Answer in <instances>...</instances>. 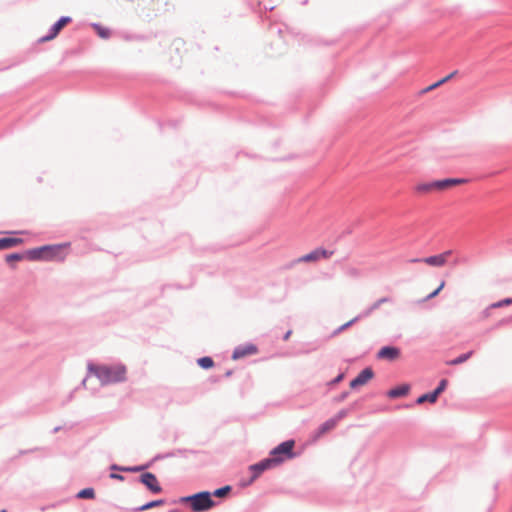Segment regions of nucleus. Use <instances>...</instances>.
<instances>
[{
  "mask_svg": "<svg viewBox=\"0 0 512 512\" xmlns=\"http://www.w3.org/2000/svg\"><path fill=\"white\" fill-rule=\"evenodd\" d=\"M88 371L96 376L103 385L124 381L126 368L122 365L106 366L88 364Z\"/></svg>",
  "mask_w": 512,
  "mask_h": 512,
  "instance_id": "obj_1",
  "label": "nucleus"
},
{
  "mask_svg": "<svg viewBox=\"0 0 512 512\" xmlns=\"http://www.w3.org/2000/svg\"><path fill=\"white\" fill-rule=\"evenodd\" d=\"M465 182L466 180L462 178H447L432 182H420L414 186V192L418 196H425L434 192H444L450 190L453 187Z\"/></svg>",
  "mask_w": 512,
  "mask_h": 512,
  "instance_id": "obj_2",
  "label": "nucleus"
},
{
  "mask_svg": "<svg viewBox=\"0 0 512 512\" xmlns=\"http://www.w3.org/2000/svg\"><path fill=\"white\" fill-rule=\"evenodd\" d=\"M183 502H190L193 511L202 512L214 506V501L209 492H200L191 496L183 497Z\"/></svg>",
  "mask_w": 512,
  "mask_h": 512,
  "instance_id": "obj_3",
  "label": "nucleus"
},
{
  "mask_svg": "<svg viewBox=\"0 0 512 512\" xmlns=\"http://www.w3.org/2000/svg\"><path fill=\"white\" fill-rule=\"evenodd\" d=\"M452 254H453L452 250H446L443 253H440L437 255H432V256L425 257V258H414V259H411L410 262L411 263L422 262L429 266L442 267V266L446 265V263L448 262L449 258L452 256Z\"/></svg>",
  "mask_w": 512,
  "mask_h": 512,
  "instance_id": "obj_4",
  "label": "nucleus"
},
{
  "mask_svg": "<svg viewBox=\"0 0 512 512\" xmlns=\"http://www.w3.org/2000/svg\"><path fill=\"white\" fill-rule=\"evenodd\" d=\"M334 254L333 251L324 249V248H316L311 252L302 255L301 257L295 260L296 263H315L322 259H329Z\"/></svg>",
  "mask_w": 512,
  "mask_h": 512,
  "instance_id": "obj_5",
  "label": "nucleus"
},
{
  "mask_svg": "<svg viewBox=\"0 0 512 512\" xmlns=\"http://www.w3.org/2000/svg\"><path fill=\"white\" fill-rule=\"evenodd\" d=\"M295 442L293 440H288L285 442H282L277 447H275L271 451V458L281 459V463L284 462L287 459H291L294 456L293 448H294Z\"/></svg>",
  "mask_w": 512,
  "mask_h": 512,
  "instance_id": "obj_6",
  "label": "nucleus"
},
{
  "mask_svg": "<svg viewBox=\"0 0 512 512\" xmlns=\"http://www.w3.org/2000/svg\"><path fill=\"white\" fill-rule=\"evenodd\" d=\"M280 463H281V459H279V458H276V459L267 458V459L260 461L259 463L251 465L250 469L253 472L252 479L253 480L256 479L257 477H259V475L262 472H264L265 470L270 469L272 467H275V466L279 465Z\"/></svg>",
  "mask_w": 512,
  "mask_h": 512,
  "instance_id": "obj_7",
  "label": "nucleus"
},
{
  "mask_svg": "<svg viewBox=\"0 0 512 512\" xmlns=\"http://www.w3.org/2000/svg\"><path fill=\"white\" fill-rule=\"evenodd\" d=\"M257 352V346L252 343L240 345L234 349L232 359L238 360L247 356L255 355Z\"/></svg>",
  "mask_w": 512,
  "mask_h": 512,
  "instance_id": "obj_8",
  "label": "nucleus"
},
{
  "mask_svg": "<svg viewBox=\"0 0 512 512\" xmlns=\"http://www.w3.org/2000/svg\"><path fill=\"white\" fill-rule=\"evenodd\" d=\"M71 21L72 19L68 16L61 17L51 28V33L45 37L40 38L39 42L43 43L53 40L60 33V31Z\"/></svg>",
  "mask_w": 512,
  "mask_h": 512,
  "instance_id": "obj_9",
  "label": "nucleus"
},
{
  "mask_svg": "<svg viewBox=\"0 0 512 512\" xmlns=\"http://www.w3.org/2000/svg\"><path fill=\"white\" fill-rule=\"evenodd\" d=\"M374 376V372L371 368H365L362 370L356 378L350 382V388L356 389L358 387L366 385Z\"/></svg>",
  "mask_w": 512,
  "mask_h": 512,
  "instance_id": "obj_10",
  "label": "nucleus"
},
{
  "mask_svg": "<svg viewBox=\"0 0 512 512\" xmlns=\"http://www.w3.org/2000/svg\"><path fill=\"white\" fill-rule=\"evenodd\" d=\"M140 481L153 493H160L162 491V488L153 473L146 472L142 474L140 476Z\"/></svg>",
  "mask_w": 512,
  "mask_h": 512,
  "instance_id": "obj_11",
  "label": "nucleus"
},
{
  "mask_svg": "<svg viewBox=\"0 0 512 512\" xmlns=\"http://www.w3.org/2000/svg\"><path fill=\"white\" fill-rule=\"evenodd\" d=\"M377 356L380 359L394 361L399 358L400 350L396 347L385 346L379 350Z\"/></svg>",
  "mask_w": 512,
  "mask_h": 512,
  "instance_id": "obj_12",
  "label": "nucleus"
},
{
  "mask_svg": "<svg viewBox=\"0 0 512 512\" xmlns=\"http://www.w3.org/2000/svg\"><path fill=\"white\" fill-rule=\"evenodd\" d=\"M54 250H57V248H54V247H40V248H35V249L29 250V251L27 252V257H28L30 260H39V259H44V252H47V251H54Z\"/></svg>",
  "mask_w": 512,
  "mask_h": 512,
  "instance_id": "obj_13",
  "label": "nucleus"
},
{
  "mask_svg": "<svg viewBox=\"0 0 512 512\" xmlns=\"http://www.w3.org/2000/svg\"><path fill=\"white\" fill-rule=\"evenodd\" d=\"M23 240L21 238H0V250L9 249L21 245Z\"/></svg>",
  "mask_w": 512,
  "mask_h": 512,
  "instance_id": "obj_14",
  "label": "nucleus"
},
{
  "mask_svg": "<svg viewBox=\"0 0 512 512\" xmlns=\"http://www.w3.org/2000/svg\"><path fill=\"white\" fill-rule=\"evenodd\" d=\"M410 386L408 384H403L400 386H397L388 392V396L390 398H398L402 396H406L409 393Z\"/></svg>",
  "mask_w": 512,
  "mask_h": 512,
  "instance_id": "obj_15",
  "label": "nucleus"
},
{
  "mask_svg": "<svg viewBox=\"0 0 512 512\" xmlns=\"http://www.w3.org/2000/svg\"><path fill=\"white\" fill-rule=\"evenodd\" d=\"M48 247H54V248H57V250L44 252V260H52V259H56V258L63 259V257L60 256V254H61V251L64 248V246L49 245Z\"/></svg>",
  "mask_w": 512,
  "mask_h": 512,
  "instance_id": "obj_16",
  "label": "nucleus"
},
{
  "mask_svg": "<svg viewBox=\"0 0 512 512\" xmlns=\"http://www.w3.org/2000/svg\"><path fill=\"white\" fill-rule=\"evenodd\" d=\"M337 424V419H329L326 422H324L318 430V436H321L325 434L326 432L332 430Z\"/></svg>",
  "mask_w": 512,
  "mask_h": 512,
  "instance_id": "obj_17",
  "label": "nucleus"
},
{
  "mask_svg": "<svg viewBox=\"0 0 512 512\" xmlns=\"http://www.w3.org/2000/svg\"><path fill=\"white\" fill-rule=\"evenodd\" d=\"M448 382L446 379H442L438 385V387L433 391L431 392V399L432 400H437L438 396L446 389V386H447Z\"/></svg>",
  "mask_w": 512,
  "mask_h": 512,
  "instance_id": "obj_18",
  "label": "nucleus"
},
{
  "mask_svg": "<svg viewBox=\"0 0 512 512\" xmlns=\"http://www.w3.org/2000/svg\"><path fill=\"white\" fill-rule=\"evenodd\" d=\"M77 497L81 499H93L95 492L92 488H85L77 494Z\"/></svg>",
  "mask_w": 512,
  "mask_h": 512,
  "instance_id": "obj_19",
  "label": "nucleus"
},
{
  "mask_svg": "<svg viewBox=\"0 0 512 512\" xmlns=\"http://www.w3.org/2000/svg\"><path fill=\"white\" fill-rule=\"evenodd\" d=\"M93 28L95 29V31L97 32V34H98L101 38H103V39H107V38H109V36H110V31H109V29L104 28V27H102V26H100V25H98V24H94V25H93Z\"/></svg>",
  "mask_w": 512,
  "mask_h": 512,
  "instance_id": "obj_20",
  "label": "nucleus"
},
{
  "mask_svg": "<svg viewBox=\"0 0 512 512\" xmlns=\"http://www.w3.org/2000/svg\"><path fill=\"white\" fill-rule=\"evenodd\" d=\"M197 362H198V365L204 369H209V368L213 367V365H214V362H213L212 358H210V357L199 358Z\"/></svg>",
  "mask_w": 512,
  "mask_h": 512,
  "instance_id": "obj_21",
  "label": "nucleus"
},
{
  "mask_svg": "<svg viewBox=\"0 0 512 512\" xmlns=\"http://www.w3.org/2000/svg\"><path fill=\"white\" fill-rule=\"evenodd\" d=\"M471 355H472V351L467 352V353H465V354H462V355H460L459 357H457V358H455V359L451 360V361L449 362V364H450V365H458V364H461V363H463V362L467 361V360L471 357Z\"/></svg>",
  "mask_w": 512,
  "mask_h": 512,
  "instance_id": "obj_22",
  "label": "nucleus"
},
{
  "mask_svg": "<svg viewBox=\"0 0 512 512\" xmlns=\"http://www.w3.org/2000/svg\"><path fill=\"white\" fill-rule=\"evenodd\" d=\"M164 504V501L163 500H155V501H151L147 504H144L143 506L140 507V510L141 511H145V510H148V509H151L153 507H156V506H160V505H163Z\"/></svg>",
  "mask_w": 512,
  "mask_h": 512,
  "instance_id": "obj_23",
  "label": "nucleus"
},
{
  "mask_svg": "<svg viewBox=\"0 0 512 512\" xmlns=\"http://www.w3.org/2000/svg\"><path fill=\"white\" fill-rule=\"evenodd\" d=\"M504 304L502 303V300L495 302L491 304L484 312H483V318H487L490 315V310L494 308H500L503 307Z\"/></svg>",
  "mask_w": 512,
  "mask_h": 512,
  "instance_id": "obj_24",
  "label": "nucleus"
},
{
  "mask_svg": "<svg viewBox=\"0 0 512 512\" xmlns=\"http://www.w3.org/2000/svg\"><path fill=\"white\" fill-rule=\"evenodd\" d=\"M230 490H231L230 486H224L222 488L216 489L213 494L216 497H224L229 493Z\"/></svg>",
  "mask_w": 512,
  "mask_h": 512,
  "instance_id": "obj_25",
  "label": "nucleus"
},
{
  "mask_svg": "<svg viewBox=\"0 0 512 512\" xmlns=\"http://www.w3.org/2000/svg\"><path fill=\"white\" fill-rule=\"evenodd\" d=\"M356 321H357V318H354V319H352V320H350V321H348V322L344 323L343 325H341L339 328H337V329L334 331L333 335H337V334H339L340 332L344 331L345 329H347L348 327H350V326H351L354 322H356Z\"/></svg>",
  "mask_w": 512,
  "mask_h": 512,
  "instance_id": "obj_26",
  "label": "nucleus"
},
{
  "mask_svg": "<svg viewBox=\"0 0 512 512\" xmlns=\"http://www.w3.org/2000/svg\"><path fill=\"white\" fill-rule=\"evenodd\" d=\"M454 75V73H451L450 75L442 78L441 80L433 83L430 85V88H432V90L436 89L437 87L441 86L442 84H444L445 82H447L450 78H452V76Z\"/></svg>",
  "mask_w": 512,
  "mask_h": 512,
  "instance_id": "obj_27",
  "label": "nucleus"
},
{
  "mask_svg": "<svg viewBox=\"0 0 512 512\" xmlns=\"http://www.w3.org/2000/svg\"><path fill=\"white\" fill-rule=\"evenodd\" d=\"M23 259V255L22 254H18V253H14V254H9L6 256V261L8 263H12V262H15V261H20Z\"/></svg>",
  "mask_w": 512,
  "mask_h": 512,
  "instance_id": "obj_28",
  "label": "nucleus"
},
{
  "mask_svg": "<svg viewBox=\"0 0 512 512\" xmlns=\"http://www.w3.org/2000/svg\"><path fill=\"white\" fill-rule=\"evenodd\" d=\"M431 393H427V394H424V395H421L418 399H417V403L418 404H422L426 401H429L430 403H434L436 402V400H432L430 397Z\"/></svg>",
  "mask_w": 512,
  "mask_h": 512,
  "instance_id": "obj_29",
  "label": "nucleus"
},
{
  "mask_svg": "<svg viewBox=\"0 0 512 512\" xmlns=\"http://www.w3.org/2000/svg\"><path fill=\"white\" fill-rule=\"evenodd\" d=\"M444 286H445V282L442 281L440 283L439 287L427 296V299H432V298L436 297L439 294V292L444 288Z\"/></svg>",
  "mask_w": 512,
  "mask_h": 512,
  "instance_id": "obj_30",
  "label": "nucleus"
},
{
  "mask_svg": "<svg viewBox=\"0 0 512 512\" xmlns=\"http://www.w3.org/2000/svg\"><path fill=\"white\" fill-rule=\"evenodd\" d=\"M387 299L386 298H382V299H379L375 304H374V308H378L381 304H384V302H386Z\"/></svg>",
  "mask_w": 512,
  "mask_h": 512,
  "instance_id": "obj_31",
  "label": "nucleus"
},
{
  "mask_svg": "<svg viewBox=\"0 0 512 512\" xmlns=\"http://www.w3.org/2000/svg\"><path fill=\"white\" fill-rule=\"evenodd\" d=\"M346 413L344 411L339 412L333 419H337V422L345 417Z\"/></svg>",
  "mask_w": 512,
  "mask_h": 512,
  "instance_id": "obj_32",
  "label": "nucleus"
},
{
  "mask_svg": "<svg viewBox=\"0 0 512 512\" xmlns=\"http://www.w3.org/2000/svg\"><path fill=\"white\" fill-rule=\"evenodd\" d=\"M502 303L504 304V306H508V305L512 304V298L503 299Z\"/></svg>",
  "mask_w": 512,
  "mask_h": 512,
  "instance_id": "obj_33",
  "label": "nucleus"
},
{
  "mask_svg": "<svg viewBox=\"0 0 512 512\" xmlns=\"http://www.w3.org/2000/svg\"><path fill=\"white\" fill-rule=\"evenodd\" d=\"M110 477L117 480H123V476L120 474H111Z\"/></svg>",
  "mask_w": 512,
  "mask_h": 512,
  "instance_id": "obj_34",
  "label": "nucleus"
},
{
  "mask_svg": "<svg viewBox=\"0 0 512 512\" xmlns=\"http://www.w3.org/2000/svg\"><path fill=\"white\" fill-rule=\"evenodd\" d=\"M430 91H432V88H430V86H428V87L424 88L423 90H421L420 94H425Z\"/></svg>",
  "mask_w": 512,
  "mask_h": 512,
  "instance_id": "obj_35",
  "label": "nucleus"
},
{
  "mask_svg": "<svg viewBox=\"0 0 512 512\" xmlns=\"http://www.w3.org/2000/svg\"><path fill=\"white\" fill-rule=\"evenodd\" d=\"M291 333H292V331H291V330L287 331V333L284 335V340H285V341L289 339V337H290Z\"/></svg>",
  "mask_w": 512,
  "mask_h": 512,
  "instance_id": "obj_36",
  "label": "nucleus"
},
{
  "mask_svg": "<svg viewBox=\"0 0 512 512\" xmlns=\"http://www.w3.org/2000/svg\"><path fill=\"white\" fill-rule=\"evenodd\" d=\"M342 379H343V375L341 374V375H339V376H338V377L333 381V383H338V382H340Z\"/></svg>",
  "mask_w": 512,
  "mask_h": 512,
  "instance_id": "obj_37",
  "label": "nucleus"
},
{
  "mask_svg": "<svg viewBox=\"0 0 512 512\" xmlns=\"http://www.w3.org/2000/svg\"><path fill=\"white\" fill-rule=\"evenodd\" d=\"M350 274L357 275L358 274V270L355 269V268H352V269H350Z\"/></svg>",
  "mask_w": 512,
  "mask_h": 512,
  "instance_id": "obj_38",
  "label": "nucleus"
},
{
  "mask_svg": "<svg viewBox=\"0 0 512 512\" xmlns=\"http://www.w3.org/2000/svg\"><path fill=\"white\" fill-rule=\"evenodd\" d=\"M126 471H138L140 470V468H129V469H125Z\"/></svg>",
  "mask_w": 512,
  "mask_h": 512,
  "instance_id": "obj_39",
  "label": "nucleus"
},
{
  "mask_svg": "<svg viewBox=\"0 0 512 512\" xmlns=\"http://www.w3.org/2000/svg\"><path fill=\"white\" fill-rule=\"evenodd\" d=\"M509 321H512V316L509 318Z\"/></svg>",
  "mask_w": 512,
  "mask_h": 512,
  "instance_id": "obj_40",
  "label": "nucleus"
},
{
  "mask_svg": "<svg viewBox=\"0 0 512 512\" xmlns=\"http://www.w3.org/2000/svg\"><path fill=\"white\" fill-rule=\"evenodd\" d=\"M1 512H6V510H2Z\"/></svg>",
  "mask_w": 512,
  "mask_h": 512,
  "instance_id": "obj_41",
  "label": "nucleus"
}]
</instances>
